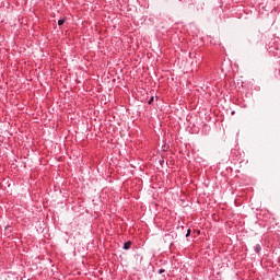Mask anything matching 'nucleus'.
<instances>
[{"label":"nucleus","mask_w":280,"mask_h":280,"mask_svg":"<svg viewBox=\"0 0 280 280\" xmlns=\"http://www.w3.org/2000/svg\"><path fill=\"white\" fill-rule=\"evenodd\" d=\"M132 246V242L131 241H128L126 243H124V250H130V247Z\"/></svg>","instance_id":"1"},{"label":"nucleus","mask_w":280,"mask_h":280,"mask_svg":"<svg viewBox=\"0 0 280 280\" xmlns=\"http://www.w3.org/2000/svg\"><path fill=\"white\" fill-rule=\"evenodd\" d=\"M255 253H257V255H259V253H261V245L260 244H256L254 247Z\"/></svg>","instance_id":"2"},{"label":"nucleus","mask_w":280,"mask_h":280,"mask_svg":"<svg viewBox=\"0 0 280 280\" xmlns=\"http://www.w3.org/2000/svg\"><path fill=\"white\" fill-rule=\"evenodd\" d=\"M58 25H59V27H61V25H65V19L59 20V21H58Z\"/></svg>","instance_id":"3"},{"label":"nucleus","mask_w":280,"mask_h":280,"mask_svg":"<svg viewBox=\"0 0 280 280\" xmlns=\"http://www.w3.org/2000/svg\"><path fill=\"white\" fill-rule=\"evenodd\" d=\"M154 102V96H151L150 100L148 101V104L152 105Z\"/></svg>","instance_id":"4"},{"label":"nucleus","mask_w":280,"mask_h":280,"mask_svg":"<svg viewBox=\"0 0 280 280\" xmlns=\"http://www.w3.org/2000/svg\"><path fill=\"white\" fill-rule=\"evenodd\" d=\"M191 235V229L187 230L186 237H189Z\"/></svg>","instance_id":"5"},{"label":"nucleus","mask_w":280,"mask_h":280,"mask_svg":"<svg viewBox=\"0 0 280 280\" xmlns=\"http://www.w3.org/2000/svg\"><path fill=\"white\" fill-rule=\"evenodd\" d=\"M163 272H165V269H160L159 270V275H163Z\"/></svg>","instance_id":"6"}]
</instances>
